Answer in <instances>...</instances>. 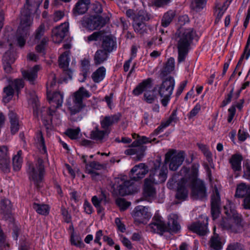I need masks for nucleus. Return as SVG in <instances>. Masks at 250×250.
<instances>
[{
  "instance_id": "f257e3e1",
  "label": "nucleus",
  "mask_w": 250,
  "mask_h": 250,
  "mask_svg": "<svg viewBox=\"0 0 250 250\" xmlns=\"http://www.w3.org/2000/svg\"><path fill=\"white\" fill-rule=\"evenodd\" d=\"M199 165H192L191 169L183 167L180 170V174L185 177L181 179L178 184L176 195L177 199L182 201L187 199L188 195V188L191 187V197L193 199H206L207 197V188L204 182L198 178Z\"/></svg>"
},
{
  "instance_id": "f03ea898",
  "label": "nucleus",
  "mask_w": 250,
  "mask_h": 250,
  "mask_svg": "<svg viewBox=\"0 0 250 250\" xmlns=\"http://www.w3.org/2000/svg\"><path fill=\"white\" fill-rule=\"evenodd\" d=\"M176 36L178 51V61L181 62L185 61L195 32L192 28L181 29L176 33Z\"/></svg>"
},
{
  "instance_id": "7ed1b4c3",
  "label": "nucleus",
  "mask_w": 250,
  "mask_h": 250,
  "mask_svg": "<svg viewBox=\"0 0 250 250\" xmlns=\"http://www.w3.org/2000/svg\"><path fill=\"white\" fill-rule=\"evenodd\" d=\"M225 210L227 208L225 207ZM228 218H223L220 223V226L223 229L230 232L239 233L243 230L244 223L241 215L235 210L230 209V212L225 211Z\"/></svg>"
},
{
  "instance_id": "20e7f679",
  "label": "nucleus",
  "mask_w": 250,
  "mask_h": 250,
  "mask_svg": "<svg viewBox=\"0 0 250 250\" xmlns=\"http://www.w3.org/2000/svg\"><path fill=\"white\" fill-rule=\"evenodd\" d=\"M91 94L84 87H80L72 95V103L68 104V108L71 115H75L85 107L83 102L84 98H89Z\"/></svg>"
},
{
  "instance_id": "39448f33",
  "label": "nucleus",
  "mask_w": 250,
  "mask_h": 250,
  "mask_svg": "<svg viewBox=\"0 0 250 250\" xmlns=\"http://www.w3.org/2000/svg\"><path fill=\"white\" fill-rule=\"evenodd\" d=\"M29 0H26V3L21 10V19L17 32L18 34L27 35L30 26L33 23V18L31 16L32 11Z\"/></svg>"
},
{
  "instance_id": "423d86ee",
  "label": "nucleus",
  "mask_w": 250,
  "mask_h": 250,
  "mask_svg": "<svg viewBox=\"0 0 250 250\" xmlns=\"http://www.w3.org/2000/svg\"><path fill=\"white\" fill-rule=\"evenodd\" d=\"M28 173L30 181L34 183L37 188H39V184L42 181L44 173V167L42 159L39 157L35 164H29Z\"/></svg>"
},
{
  "instance_id": "0eeeda50",
  "label": "nucleus",
  "mask_w": 250,
  "mask_h": 250,
  "mask_svg": "<svg viewBox=\"0 0 250 250\" xmlns=\"http://www.w3.org/2000/svg\"><path fill=\"white\" fill-rule=\"evenodd\" d=\"M174 86V80L171 77L167 78L159 86H158V92L162 98L161 103L163 106L166 107L167 105L172 94Z\"/></svg>"
},
{
  "instance_id": "6e6552de",
  "label": "nucleus",
  "mask_w": 250,
  "mask_h": 250,
  "mask_svg": "<svg viewBox=\"0 0 250 250\" xmlns=\"http://www.w3.org/2000/svg\"><path fill=\"white\" fill-rule=\"evenodd\" d=\"M151 83L152 80L150 78L144 80L133 90V94L138 96L145 91L144 100L148 104L153 103L156 99V96L154 93V91L150 90L152 88Z\"/></svg>"
},
{
  "instance_id": "1a4fd4ad",
  "label": "nucleus",
  "mask_w": 250,
  "mask_h": 250,
  "mask_svg": "<svg viewBox=\"0 0 250 250\" xmlns=\"http://www.w3.org/2000/svg\"><path fill=\"white\" fill-rule=\"evenodd\" d=\"M106 21L107 19L101 16L85 15L83 17L80 22L83 27L89 30H94L104 26Z\"/></svg>"
},
{
  "instance_id": "9d476101",
  "label": "nucleus",
  "mask_w": 250,
  "mask_h": 250,
  "mask_svg": "<svg viewBox=\"0 0 250 250\" xmlns=\"http://www.w3.org/2000/svg\"><path fill=\"white\" fill-rule=\"evenodd\" d=\"M185 159V155L183 151L176 153L173 149L169 150L165 155V162L169 165V169L173 171L176 170L182 164Z\"/></svg>"
},
{
  "instance_id": "9b49d317",
  "label": "nucleus",
  "mask_w": 250,
  "mask_h": 250,
  "mask_svg": "<svg viewBox=\"0 0 250 250\" xmlns=\"http://www.w3.org/2000/svg\"><path fill=\"white\" fill-rule=\"evenodd\" d=\"M149 20V15L145 11L140 10L133 17V26L135 32L143 35L146 32L145 22Z\"/></svg>"
},
{
  "instance_id": "f8f14e48",
  "label": "nucleus",
  "mask_w": 250,
  "mask_h": 250,
  "mask_svg": "<svg viewBox=\"0 0 250 250\" xmlns=\"http://www.w3.org/2000/svg\"><path fill=\"white\" fill-rule=\"evenodd\" d=\"M132 180H125V178H116L114 186V189L118 191L120 196H125L133 193L135 191Z\"/></svg>"
},
{
  "instance_id": "ddd939ff",
  "label": "nucleus",
  "mask_w": 250,
  "mask_h": 250,
  "mask_svg": "<svg viewBox=\"0 0 250 250\" xmlns=\"http://www.w3.org/2000/svg\"><path fill=\"white\" fill-rule=\"evenodd\" d=\"M132 216L134 222L139 224L146 223L151 217L150 212L148 211V208L141 206L136 207L133 211Z\"/></svg>"
},
{
  "instance_id": "4468645a",
  "label": "nucleus",
  "mask_w": 250,
  "mask_h": 250,
  "mask_svg": "<svg viewBox=\"0 0 250 250\" xmlns=\"http://www.w3.org/2000/svg\"><path fill=\"white\" fill-rule=\"evenodd\" d=\"M147 229L153 233H162L167 231V228L163 218L158 215H155L151 223L147 226Z\"/></svg>"
},
{
  "instance_id": "2eb2a0df",
  "label": "nucleus",
  "mask_w": 250,
  "mask_h": 250,
  "mask_svg": "<svg viewBox=\"0 0 250 250\" xmlns=\"http://www.w3.org/2000/svg\"><path fill=\"white\" fill-rule=\"evenodd\" d=\"M69 28V24L67 22L62 23L52 30L53 41L57 43H61L66 35Z\"/></svg>"
},
{
  "instance_id": "dca6fc26",
  "label": "nucleus",
  "mask_w": 250,
  "mask_h": 250,
  "mask_svg": "<svg viewBox=\"0 0 250 250\" xmlns=\"http://www.w3.org/2000/svg\"><path fill=\"white\" fill-rule=\"evenodd\" d=\"M167 177V169L163 167L161 169L155 168L146 179H148V182L152 184H158L164 182Z\"/></svg>"
},
{
  "instance_id": "f3484780",
  "label": "nucleus",
  "mask_w": 250,
  "mask_h": 250,
  "mask_svg": "<svg viewBox=\"0 0 250 250\" xmlns=\"http://www.w3.org/2000/svg\"><path fill=\"white\" fill-rule=\"evenodd\" d=\"M148 172V167L144 163H140L131 169L130 177L131 180L138 181L144 177Z\"/></svg>"
},
{
  "instance_id": "a211bd4d",
  "label": "nucleus",
  "mask_w": 250,
  "mask_h": 250,
  "mask_svg": "<svg viewBox=\"0 0 250 250\" xmlns=\"http://www.w3.org/2000/svg\"><path fill=\"white\" fill-rule=\"evenodd\" d=\"M12 205L11 201L6 198L2 199L0 201V215L3 219L7 220L11 217Z\"/></svg>"
},
{
  "instance_id": "6ab92c4d",
  "label": "nucleus",
  "mask_w": 250,
  "mask_h": 250,
  "mask_svg": "<svg viewBox=\"0 0 250 250\" xmlns=\"http://www.w3.org/2000/svg\"><path fill=\"white\" fill-rule=\"evenodd\" d=\"M215 193L211 196V212L213 219H216L220 213V198L216 188Z\"/></svg>"
},
{
  "instance_id": "aec40b11",
  "label": "nucleus",
  "mask_w": 250,
  "mask_h": 250,
  "mask_svg": "<svg viewBox=\"0 0 250 250\" xmlns=\"http://www.w3.org/2000/svg\"><path fill=\"white\" fill-rule=\"evenodd\" d=\"M121 115L118 113L110 116H106L100 121L102 128L110 130L109 128L113 125L117 123L120 120Z\"/></svg>"
},
{
  "instance_id": "412c9836",
  "label": "nucleus",
  "mask_w": 250,
  "mask_h": 250,
  "mask_svg": "<svg viewBox=\"0 0 250 250\" xmlns=\"http://www.w3.org/2000/svg\"><path fill=\"white\" fill-rule=\"evenodd\" d=\"M41 69V65H36L27 71L22 70L21 72L23 78L28 81L31 83L33 84L37 78L38 72Z\"/></svg>"
},
{
  "instance_id": "4be33fe9",
  "label": "nucleus",
  "mask_w": 250,
  "mask_h": 250,
  "mask_svg": "<svg viewBox=\"0 0 250 250\" xmlns=\"http://www.w3.org/2000/svg\"><path fill=\"white\" fill-rule=\"evenodd\" d=\"M143 194L145 199L149 202H151L156 196V191L153 184L149 182L148 179H145Z\"/></svg>"
},
{
  "instance_id": "5701e85b",
  "label": "nucleus",
  "mask_w": 250,
  "mask_h": 250,
  "mask_svg": "<svg viewBox=\"0 0 250 250\" xmlns=\"http://www.w3.org/2000/svg\"><path fill=\"white\" fill-rule=\"evenodd\" d=\"M15 61V58L14 53L11 51L5 52L3 56L2 63L4 70L6 73H10L12 72L11 64L14 63Z\"/></svg>"
},
{
  "instance_id": "b1692460",
  "label": "nucleus",
  "mask_w": 250,
  "mask_h": 250,
  "mask_svg": "<svg viewBox=\"0 0 250 250\" xmlns=\"http://www.w3.org/2000/svg\"><path fill=\"white\" fill-rule=\"evenodd\" d=\"M90 3V0H79L73 9V14L77 16L85 13L87 11Z\"/></svg>"
},
{
  "instance_id": "393cba45",
  "label": "nucleus",
  "mask_w": 250,
  "mask_h": 250,
  "mask_svg": "<svg viewBox=\"0 0 250 250\" xmlns=\"http://www.w3.org/2000/svg\"><path fill=\"white\" fill-rule=\"evenodd\" d=\"M110 130L103 129L101 130L99 129L98 126L94 127L90 133V138L91 139L103 142L105 137L108 136L110 133Z\"/></svg>"
},
{
  "instance_id": "a878e982",
  "label": "nucleus",
  "mask_w": 250,
  "mask_h": 250,
  "mask_svg": "<svg viewBox=\"0 0 250 250\" xmlns=\"http://www.w3.org/2000/svg\"><path fill=\"white\" fill-rule=\"evenodd\" d=\"M189 229L194 232L200 235H205L208 231L207 228V220L206 222H197L190 225L188 227Z\"/></svg>"
},
{
  "instance_id": "bb28decb",
  "label": "nucleus",
  "mask_w": 250,
  "mask_h": 250,
  "mask_svg": "<svg viewBox=\"0 0 250 250\" xmlns=\"http://www.w3.org/2000/svg\"><path fill=\"white\" fill-rule=\"evenodd\" d=\"M178 216L175 214H171L168 217L167 223V231L176 232L180 230L181 227L178 222Z\"/></svg>"
},
{
  "instance_id": "cd10ccee",
  "label": "nucleus",
  "mask_w": 250,
  "mask_h": 250,
  "mask_svg": "<svg viewBox=\"0 0 250 250\" xmlns=\"http://www.w3.org/2000/svg\"><path fill=\"white\" fill-rule=\"evenodd\" d=\"M8 117L10 123V130L12 134H15L19 130L20 124L16 113L13 111H10Z\"/></svg>"
},
{
  "instance_id": "c85d7f7f",
  "label": "nucleus",
  "mask_w": 250,
  "mask_h": 250,
  "mask_svg": "<svg viewBox=\"0 0 250 250\" xmlns=\"http://www.w3.org/2000/svg\"><path fill=\"white\" fill-rule=\"evenodd\" d=\"M47 93V98L51 104H55L56 107L58 108L62 106L63 103V94L60 92H56L54 93L52 95L50 92Z\"/></svg>"
},
{
  "instance_id": "c756f323",
  "label": "nucleus",
  "mask_w": 250,
  "mask_h": 250,
  "mask_svg": "<svg viewBox=\"0 0 250 250\" xmlns=\"http://www.w3.org/2000/svg\"><path fill=\"white\" fill-rule=\"evenodd\" d=\"M102 45L104 50L110 52L116 48V41L111 36H106L103 37Z\"/></svg>"
},
{
  "instance_id": "7c9ffc66",
  "label": "nucleus",
  "mask_w": 250,
  "mask_h": 250,
  "mask_svg": "<svg viewBox=\"0 0 250 250\" xmlns=\"http://www.w3.org/2000/svg\"><path fill=\"white\" fill-rule=\"evenodd\" d=\"M250 195V185L242 183L237 186L235 196L244 198Z\"/></svg>"
},
{
  "instance_id": "2f4dec72",
  "label": "nucleus",
  "mask_w": 250,
  "mask_h": 250,
  "mask_svg": "<svg viewBox=\"0 0 250 250\" xmlns=\"http://www.w3.org/2000/svg\"><path fill=\"white\" fill-rule=\"evenodd\" d=\"M146 148V146H140L136 148L132 147L125 150V154L128 155L137 154L136 160L139 161L144 157Z\"/></svg>"
},
{
  "instance_id": "473e14b6",
  "label": "nucleus",
  "mask_w": 250,
  "mask_h": 250,
  "mask_svg": "<svg viewBox=\"0 0 250 250\" xmlns=\"http://www.w3.org/2000/svg\"><path fill=\"white\" fill-rule=\"evenodd\" d=\"M243 157L241 155L238 154H233L229 159V163L232 169L235 171H240L241 170V161Z\"/></svg>"
},
{
  "instance_id": "72a5a7b5",
  "label": "nucleus",
  "mask_w": 250,
  "mask_h": 250,
  "mask_svg": "<svg viewBox=\"0 0 250 250\" xmlns=\"http://www.w3.org/2000/svg\"><path fill=\"white\" fill-rule=\"evenodd\" d=\"M107 52L104 50H98L94 56V63L96 65H100L104 62L108 58Z\"/></svg>"
},
{
  "instance_id": "f704fd0d",
  "label": "nucleus",
  "mask_w": 250,
  "mask_h": 250,
  "mask_svg": "<svg viewBox=\"0 0 250 250\" xmlns=\"http://www.w3.org/2000/svg\"><path fill=\"white\" fill-rule=\"evenodd\" d=\"M228 7V5H226V3H221L218 2L216 3L215 6V15L216 17L215 22L219 21Z\"/></svg>"
},
{
  "instance_id": "c9c22d12",
  "label": "nucleus",
  "mask_w": 250,
  "mask_h": 250,
  "mask_svg": "<svg viewBox=\"0 0 250 250\" xmlns=\"http://www.w3.org/2000/svg\"><path fill=\"white\" fill-rule=\"evenodd\" d=\"M223 244L219 235L215 233L211 237L209 241L210 248L214 250H221L223 248Z\"/></svg>"
},
{
  "instance_id": "e433bc0d",
  "label": "nucleus",
  "mask_w": 250,
  "mask_h": 250,
  "mask_svg": "<svg viewBox=\"0 0 250 250\" xmlns=\"http://www.w3.org/2000/svg\"><path fill=\"white\" fill-rule=\"evenodd\" d=\"M175 11L170 10L164 14L161 21V25L164 27L168 26L175 16Z\"/></svg>"
},
{
  "instance_id": "4c0bfd02",
  "label": "nucleus",
  "mask_w": 250,
  "mask_h": 250,
  "mask_svg": "<svg viewBox=\"0 0 250 250\" xmlns=\"http://www.w3.org/2000/svg\"><path fill=\"white\" fill-rule=\"evenodd\" d=\"M105 75V68L104 66H101L93 73L91 77L95 83H98L104 79Z\"/></svg>"
},
{
  "instance_id": "58836bf2",
  "label": "nucleus",
  "mask_w": 250,
  "mask_h": 250,
  "mask_svg": "<svg viewBox=\"0 0 250 250\" xmlns=\"http://www.w3.org/2000/svg\"><path fill=\"white\" fill-rule=\"evenodd\" d=\"M156 140L155 138L153 139L150 138H147L145 136H142L139 138L137 139L131 145V146L134 148L139 147L140 146H144L143 144H146L148 143H151Z\"/></svg>"
},
{
  "instance_id": "ea45409f",
  "label": "nucleus",
  "mask_w": 250,
  "mask_h": 250,
  "mask_svg": "<svg viewBox=\"0 0 250 250\" xmlns=\"http://www.w3.org/2000/svg\"><path fill=\"white\" fill-rule=\"evenodd\" d=\"M33 208L40 214L46 215L49 212V207L47 205L34 203Z\"/></svg>"
},
{
  "instance_id": "a19ab883",
  "label": "nucleus",
  "mask_w": 250,
  "mask_h": 250,
  "mask_svg": "<svg viewBox=\"0 0 250 250\" xmlns=\"http://www.w3.org/2000/svg\"><path fill=\"white\" fill-rule=\"evenodd\" d=\"M22 154L21 150H19L17 154L15 155L13 158V166L15 171H19L22 165V160L21 157Z\"/></svg>"
},
{
  "instance_id": "79ce46f5",
  "label": "nucleus",
  "mask_w": 250,
  "mask_h": 250,
  "mask_svg": "<svg viewBox=\"0 0 250 250\" xmlns=\"http://www.w3.org/2000/svg\"><path fill=\"white\" fill-rule=\"evenodd\" d=\"M37 144L40 151L42 154H46L47 152L46 147L42 134L39 132L37 134Z\"/></svg>"
},
{
  "instance_id": "37998d69",
  "label": "nucleus",
  "mask_w": 250,
  "mask_h": 250,
  "mask_svg": "<svg viewBox=\"0 0 250 250\" xmlns=\"http://www.w3.org/2000/svg\"><path fill=\"white\" fill-rule=\"evenodd\" d=\"M175 67L174 59L173 58H169L167 62L162 73L164 76L167 75L174 70Z\"/></svg>"
},
{
  "instance_id": "c03bdc74",
  "label": "nucleus",
  "mask_w": 250,
  "mask_h": 250,
  "mask_svg": "<svg viewBox=\"0 0 250 250\" xmlns=\"http://www.w3.org/2000/svg\"><path fill=\"white\" fill-rule=\"evenodd\" d=\"M4 95L3 97V101L7 103L12 98L14 94V88L12 85H9L3 89Z\"/></svg>"
},
{
  "instance_id": "a18cd8bd",
  "label": "nucleus",
  "mask_w": 250,
  "mask_h": 250,
  "mask_svg": "<svg viewBox=\"0 0 250 250\" xmlns=\"http://www.w3.org/2000/svg\"><path fill=\"white\" fill-rule=\"evenodd\" d=\"M68 55L69 52L65 51L59 57V62L60 67L63 69H66L67 68L69 62Z\"/></svg>"
},
{
  "instance_id": "49530a36",
  "label": "nucleus",
  "mask_w": 250,
  "mask_h": 250,
  "mask_svg": "<svg viewBox=\"0 0 250 250\" xmlns=\"http://www.w3.org/2000/svg\"><path fill=\"white\" fill-rule=\"evenodd\" d=\"M9 248L8 240L0 226V249L3 250L7 249Z\"/></svg>"
},
{
  "instance_id": "de8ad7c7",
  "label": "nucleus",
  "mask_w": 250,
  "mask_h": 250,
  "mask_svg": "<svg viewBox=\"0 0 250 250\" xmlns=\"http://www.w3.org/2000/svg\"><path fill=\"white\" fill-rule=\"evenodd\" d=\"M82 159H83V163L86 164L85 168L87 171H89V169L93 170V169L98 170L103 168V166L102 165L95 161L91 162L89 165L86 164V160L85 156H83Z\"/></svg>"
},
{
  "instance_id": "09e8293b",
  "label": "nucleus",
  "mask_w": 250,
  "mask_h": 250,
  "mask_svg": "<svg viewBox=\"0 0 250 250\" xmlns=\"http://www.w3.org/2000/svg\"><path fill=\"white\" fill-rule=\"evenodd\" d=\"M206 3V0H193L191 7L196 11H199L205 7Z\"/></svg>"
},
{
  "instance_id": "8fccbe9b",
  "label": "nucleus",
  "mask_w": 250,
  "mask_h": 250,
  "mask_svg": "<svg viewBox=\"0 0 250 250\" xmlns=\"http://www.w3.org/2000/svg\"><path fill=\"white\" fill-rule=\"evenodd\" d=\"M0 169L5 173H8L10 171L9 158L0 159Z\"/></svg>"
},
{
  "instance_id": "3c124183",
  "label": "nucleus",
  "mask_w": 250,
  "mask_h": 250,
  "mask_svg": "<svg viewBox=\"0 0 250 250\" xmlns=\"http://www.w3.org/2000/svg\"><path fill=\"white\" fill-rule=\"evenodd\" d=\"M89 67L90 62L88 59L84 58L81 61V68L84 78H86L87 73L89 69Z\"/></svg>"
},
{
  "instance_id": "603ef678",
  "label": "nucleus",
  "mask_w": 250,
  "mask_h": 250,
  "mask_svg": "<svg viewBox=\"0 0 250 250\" xmlns=\"http://www.w3.org/2000/svg\"><path fill=\"white\" fill-rule=\"evenodd\" d=\"M154 119L151 113L146 112L144 113L142 123L146 125H152L154 121Z\"/></svg>"
},
{
  "instance_id": "864d4df0",
  "label": "nucleus",
  "mask_w": 250,
  "mask_h": 250,
  "mask_svg": "<svg viewBox=\"0 0 250 250\" xmlns=\"http://www.w3.org/2000/svg\"><path fill=\"white\" fill-rule=\"evenodd\" d=\"M30 103L32 104L33 107L34 108V114H37V116H38V108L39 106V104L38 101V98L35 94H34L29 100Z\"/></svg>"
},
{
  "instance_id": "5fc2aeb1",
  "label": "nucleus",
  "mask_w": 250,
  "mask_h": 250,
  "mask_svg": "<svg viewBox=\"0 0 250 250\" xmlns=\"http://www.w3.org/2000/svg\"><path fill=\"white\" fill-rule=\"evenodd\" d=\"M103 33L102 31L95 32L87 37V42H90L92 41H97L101 40L103 37Z\"/></svg>"
},
{
  "instance_id": "6e6d98bb",
  "label": "nucleus",
  "mask_w": 250,
  "mask_h": 250,
  "mask_svg": "<svg viewBox=\"0 0 250 250\" xmlns=\"http://www.w3.org/2000/svg\"><path fill=\"white\" fill-rule=\"evenodd\" d=\"M56 83V76L55 74H51L49 76V80L47 83V92H50L51 88L53 87Z\"/></svg>"
},
{
  "instance_id": "4d7b16f0",
  "label": "nucleus",
  "mask_w": 250,
  "mask_h": 250,
  "mask_svg": "<svg viewBox=\"0 0 250 250\" xmlns=\"http://www.w3.org/2000/svg\"><path fill=\"white\" fill-rule=\"evenodd\" d=\"M45 31V25L41 24L36 31L35 38L36 40H39L43 36Z\"/></svg>"
},
{
  "instance_id": "13d9d810",
  "label": "nucleus",
  "mask_w": 250,
  "mask_h": 250,
  "mask_svg": "<svg viewBox=\"0 0 250 250\" xmlns=\"http://www.w3.org/2000/svg\"><path fill=\"white\" fill-rule=\"evenodd\" d=\"M116 203L121 210L126 209L130 205V203L126 201L125 199L119 198L116 200Z\"/></svg>"
},
{
  "instance_id": "bf43d9fd",
  "label": "nucleus",
  "mask_w": 250,
  "mask_h": 250,
  "mask_svg": "<svg viewBox=\"0 0 250 250\" xmlns=\"http://www.w3.org/2000/svg\"><path fill=\"white\" fill-rule=\"evenodd\" d=\"M80 130L79 129H68L65 134L71 139H76L78 138Z\"/></svg>"
},
{
  "instance_id": "052dcab7",
  "label": "nucleus",
  "mask_w": 250,
  "mask_h": 250,
  "mask_svg": "<svg viewBox=\"0 0 250 250\" xmlns=\"http://www.w3.org/2000/svg\"><path fill=\"white\" fill-rule=\"evenodd\" d=\"M8 148L7 146H0V159L9 158Z\"/></svg>"
},
{
  "instance_id": "680f3d73",
  "label": "nucleus",
  "mask_w": 250,
  "mask_h": 250,
  "mask_svg": "<svg viewBox=\"0 0 250 250\" xmlns=\"http://www.w3.org/2000/svg\"><path fill=\"white\" fill-rule=\"evenodd\" d=\"M244 249L243 245L238 242H232L229 244L226 250H242Z\"/></svg>"
},
{
  "instance_id": "e2e57ef3",
  "label": "nucleus",
  "mask_w": 250,
  "mask_h": 250,
  "mask_svg": "<svg viewBox=\"0 0 250 250\" xmlns=\"http://www.w3.org/2000/svg\"><path fill=\"white\" fill-rule=\"evenodd\" d=\"M244 177L250 180V165L248 161H246L244 164Z\"/></svg>"
},
{
  "instance_id": "0e129e2a",
  "label": "nucleus",
  "mask_w": 250,
  "mask_h": 250,
  "mask_svg": "<svg viewBox=\"0 0 250 250\" xmlns=\"http://www.w3.org/2000/svg\"><path fill=\"white\" fill-rule=\"evenodd\" d=\"M10 85L18 90L23 87V82L21 79H16Z\"/></svg>"
},
{
  "instance_id": "69168bd1",
  "label": "nucleus",
  "mask_w": 250,
  "mask_h": 250,
  "mask_svg": "<svg viewBox=\"0 0 250 250\" xmlns=\"http://www.w3.org/2000/svg\"><path fill=\"white\" fill-rule=\"evenodd\" d=\"M62 214L63 216V219L66 223H69L71 222V217L70 215L69 214L67 209L65 208L62 207L61 208Z\"/></svg>"
},
{
  "instance_id": "338daca9",
  "label": "nucleus",
  "mask_w": 250,
  "mask_h": 250,
  "mask_svg": "<svg viewBox=\"0 0 250 250\" xmlns=\"http://www.w3.org/2000/svg\"><path fill=\"white\" fill-rule=\"evenodd\" d=\"M64 16L63 11L58 10L55 11L53 14V21L57 22L61 20Z\"/></svg>"
},
{
  "instance_id": "774afa93",
  "label": "nucleus",
  "mask_w": 250,
  "mask_h": 250,
  "mask_svg": "<svg viewBox=\"0 0 250 250\" xmlns=\"http://www.w3.org/2000/svg\"><path fill=\"white\" fill-rule=\"evenodd\" d=\"M201 109V105L197 104L194 108L191 110L189 115L188 118H191L196 116Z\"/></svg>"
}]
</instances>
